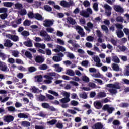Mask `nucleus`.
<instances>
[{
	"mask_svg": "<svg viewBox=\"0 0 129 129\" xmlns=\"http://www.w3.org/2000/svg\"><path fill=\"white\" fill-rule=\"evenodd\" d=\"M11 24L13 28H17L18 27L17 25L22 24V19L21 18H20L16 21H13L12 22Z\"/></svg>",
	"mask_w": 129,
	"mask_h": 129,
	"instance_id": "9d476101",
	"label": "nucleus"
},
{
	"mask_svg": "<svg viewBox=\"0 0 129 129\" xmlns=\"http://www.w3.org/2000/svg\"><path fill=\"white\" fill-rule=\"evenodd\" d=\"M22 125L23 126H30V123L28 121H22Z\"/></svg>",
	"mask_w": 129,
	"mask_h": 129,
	"instance_id": "4d7b16f0",
	"label": "nucleus"
},
{
	"mask_svg": "<svg viewBox=\"0 0 129 129\" xmlns=\"http://www.w3.org/2000/svg\"><path fill=\"white\" fill-rule=\"evenodd\" d=\"M82 79L83 81H84V82H86V83H88V82H89L90 81L89 78H88V77L86 76H83Z\"/></svg>",
	"mask_w": 129,
	"mask_h": 129,
	"instance_id": "e433bc0d",
	"label": "nucleus"
},
{
	"mask_svg": "<svg viewBox=\"0 0 129 129\" xmlns=\"http://www.w3.org/2000/svg\"><path fill=\"white\" fill-rule=\"evenodd\" d=\"M63 57H64V54L60 52L57 54V56H54L52 57V60L54 62H61Z\"/></svg>",
	"mask_w": 129,
	"mask_h": 129,
	"instance_id": "f257e3e1",
	"label": "nucleus"
},
{
	"mask_svg": "<svg viewBox=\"0 0 129 129\" xmlns=\"http://www.w3.org/2000/svg\"><path fill=\"white\" fill-rule=\"evenodd\" d=\"M31 25V21L26 19L23 22V26H29Z\"/></svg>",
	"mask_w": 129,
	"mask_h": 129,
	"instance_id": "7c9ffc66",
	"label": "nucleus"
},
{
	"mask_svg": "<svg viewBox=\"0 0 129 129\" xmlns=\"http://www.w3.org/2000/svg\"><path fill=\"white\" fill-rule=\"evenodd\" d=\"M113 9L117 13H121V14H122V13L124 12V9H123L120 5H114Z\"/></svg>",
	"mask_w": 129,
	"mask_h": 129,
	"instance_id": "423d86ee",
	"label": "nucleus"
},
{
	"mask_svg": "<svg viewBox=\"0 0 129 129\" xmlns=\"http://www.w3.org/2000/svg\"><path fill=\"white\" fill-rule=\"evenodd\" d=\"M116 34L117 35V37L119 38H123L124 37V33H123V31L121 30H117L116 31Z\"/></svg>",
	"mask_w": 129,
	"mask_h": 129,
	"instance_id": "4468645a",
	"label": "nucleus"
},
{
	"mask_svg": "<svg viewBox=\"0 0 129 129\" xmlns=\"http://www.w3.org/2000/svg\"><path fill=\"white\" fill-rule=\"evenodd\" d=\"M48 124H50V125H54V124H56L57 123V120L53 119L51 121L47 122Z\"/></svg>",
	"mask_w": 129,
	"mask_h": 129,
	"instance_id": "c9c22d12",
	"label": "nucleus"
},
{
	"mask_svg": "<svg viewBox=\"0 0 129 129\" xmlns=\"http://www.w3.org/2000/svg\"><path fill=\"white\" fill-rule=\"evenodd\" d=\"M23 44L24 45V46H26V47H33V42L31 40L25 41L23 43Z\"/></svg>",
	"mask_w": 129,
	"mask_h": 129,
	"instance_id": "f3484780",
	"label": "nucleus"
},
{
	"mask_svg": "<svg viewBox=\"0 0 129 129\" xmlns=\"http://www.w3.org/2000/svg\"><path fill=\"white\" fill-rule=\"evenodd\" d=\"M67 21L68 23L70 24V25H72L73 26L76 24V21L72 17H68L67 18Z\"/></svg>",
	"mask_w": 129,
	"mask_h": 129,
	"instance_id": "a211bd4d",
	"label": "nucleus"
},
{
	"mask_svg": "<svg viewBox=\"0 0 129 129\" xmlns=\"http://www.w3.org/2000/svg\"><path fill=\"white\" fill-rule=\"evenodd\" d=\"M38 99L39 101H47V98L46 96L43 95H40L38 96Z\"/></svg>",
	"mask_w": 129,
	"mask_h": 129,
	"instance_id": "412c9836",
	"label": "nucleus"
},
{
	"mask_svg": "<svg viewBox=\"0 0 129 129\" xmlns=\"http://www.w3.org/2000/svg\"><path fill=\"white\" fill-rule=\"evenodd\" d=\"M81 97L82 98H83L84 99H86V98H87V94H86V93L84 92L81 95Z\"/></svg>",
	"mask_w": 129,
	"mask_h": 129,
	"instance_id": "338daca9",
	"label": "nucleus"
},
{
	"mask_svg": "<svg viewBox=\"0 0 129 129\" xmlns=\"http://www.w3.org/2000/svg\"><path fill=\"white\" fill-rule=\"evenodd\" d=\"M71 104L73 105V106H77V105H78V102H77V101L72 100L71 101Z\"/></svg>",
	"mask_w": 129,
	"mask_h": 129,
	"instance_id": "5fc2aeb1",
	"label": "nucleus"
},
{
	"mask_svg": "<svg viewBox=\"0 0 129 129\" xmlns=\"http://www.w3.org/2000/svg\"><path fill=\"white\" fill-rule=\"evenodd\" d=\"M28 18L29 19H35V14L32 12H30L28 13Z\"/></svg>",
	"mask_w": 129,
	"mask_h": 129,
	"instance_id": "58836bf2",
	"label": "nucleus"
},
{
	"mask_svg": "<svg viewBox=\"0 0 129 129\" xmlns=\"http://www.w3.org/2000/svg\"><path fill=\"white\" fill-rule=\"evenodd\" d=\"M108 91L110 93H112V94H115L116 93H117V90L113 88L109 89Z\"/></svg>",
	"mask_w": 129,
	"mask_h": 129,
	"instance_id": "a19ab883",
	"label": "nucleus"
},
{
	"mask_svg": "<svg viewBox=\"0 0 129 129\" xmlns=\"http://www.w3.org/2000/svg\"><path fill=\"white\" fill-rule=\"evenodd\" d=\"M113 88H115V89H120V86H119V83H116L113 84Z\"/></svg>",
	"mask_w": 129,
	"mask_h": 129,
	"instance_id": "8fccbe9b",
	"label": "nucleus"
},
{
	"mask_svg": "<svg viewBox=\"0 0 129 129\" xmlns=\"http://www.w3.org/2000/svg\"><path fill=\"white\" fill-rule=\"evenodd\" d=\"M41 106L43 107V108H45L46 109H48L49 107H50V105L48 103H42L41 104Z\"/></svg>",
	"mask_w": 129,
	"mask_h": 129,
	"instance_id": "2f4dec72",
	"label": "nucleus"
},
{
	"mask_svg": "<svg viewBox=\"0 0 129 129\" xmlns=\"http://www.w3.org/2000/svg\"><path fill=\"white\" fill-rule=\"evenodd\" d=\"M40 70H47L48 69V66L46 64H43L40 66L39 67Z\"/></svg>",
	"mask_w": 129,
	"mask_h": 129,
	"instance_id": "ea45409f",
	"label": "nucleus"
},
{
	"mask_svg": "<svg viewBox=\"0 0 129 129\" xmlns=\"http://www.w3.org/2000/svg\"><path fill=\"white\" fill-rule=\"evenodd\" d=\"M112 61L113 62H114L115 63H120V60L117 57V56H112Z\"/></svg>",
	"mask_w": 129,
	"mask_h": 129,
	"instance_id": "5701e85b",
	"label": "nucleus"
},
{
	"mask_svg": "<svg viewBox=\"0 0 129 129\" xmlns=\"http://www.w3.org/2000/svg\"><path fill=\"white\" fill-rule=\"evenodd\" d=\"M113 125H115V126L120 125V122L118 120H114L113 121Z\"/></svg>",
	"mask_w": 129,
	"mask_h": 129,
	"instance_id": "6e6d98bb",
	"label": "nucleus"
},
{
	"mask_svg": "<svg viewBox=\"0 0 129 129\" xmlns=\"http://www.w3.org/2000/svg\"><path fill=\"white\" fill-rule=\"evenodd\" d=\"M103 110H104L105 111H106L107 110L109 114H111V113H112L114 110V108L110 107L109 105L106 104L104 105L103 107Z\"/></svg>",
	"mask_w": 129,
	"mask_h": 129,
	"instance_id": "7ed1b4c3",
	"label": "nucleus"
},
{
	"mask_svg": "<svg viewBox=\"0 0 129 129\" xmlns=\"http://www.w3.org/2000/svg\"><path fill=\"white\" fill-rule=\"evenodd\" d=\"M93 59L94 60V62H98V61H100V58L98 57V56L94 55L93 57Z\"/></svg>",
	"mask_w": 129,
	"mask_h": 129,
	"instance_id": "bf43d9fd",
	"label": "nucleus"
},
{
	"mask_svg": "<svg viewBox=\"0 0 129 129\" xmlns=\"http://www.w3.org/2000/svg\"><path fill=\"white\" fill-rule=\"evenodd\" d=\"M67 72L68 75H69L70 76H74V75H75V73H74L73 70L71 69L68 70L67 71Z\"/></svg>",
	"mask_w": 129,
	"mask_h": 129,
	"instance_id": "a878e982",
	"label": "nucleus"
},
{
	"mask_svg": "<svg viewBox=\"0 0 129 129\" xmlns=\"http://www.w3.org/2000/svg\"><path fill=\"white\" fill-rule=\"evenodd\" d=\"M88 86L91 87V88H96V85L94 83L90 82L89 83Z\"/></svg>",
	"mask_w": 129,
	"mask_h": 129,
	"instance_id": "864d4df0",
	"label": "nucleus"
},
{
	"mask_svg": "<svg viewBox=\"0 0 129 129\" xmlns=\"http://www.w3.org/2000/svg\"><path fill=\"white\" fill-rule=\"evenodd\" d=\"M14 117L12 115H7L4 116L3 117V120L5 122H8V123H10V122H12V121H14Z\"/></svg>",
	"mask_w": 129,
	"mask_h": 129,
	"instance_id": "20e7f679",
	"label": "nucleus"
},
{
	"mask_svg": "<svg viewBox=\"0 0 129 129\" xmlns=\"http://www.w3.org/2000/svg\"><path fill=\"white\" fill-rule=\"evenodd\" d=\"M93 8L94 11L97 12L98 11V4L96 3H94L93 5Z\"/></svg>",
	"mask_w": 129,
	"mask_h": 129,
	"instance_id": "3c124183",
	"label": "nucleus"
},
{
	"mask_svg": "<svg viewBox=\"0 0 129 129\" xmlns=\"http://www.w3.org/2000/svg\"><path fill=\"white\" fill-rule=\"evenodd\" d=\"M104 8L106 9L105 14L107 17H110L111 16V10L112 8L108 4H105Z\"/></svg>",
	"mask_w": 129,
	"mask_h": 129,
	"instance_id": "f03ea898",
	"label": "nucleus"
},
{
	"mask_svg": "<svg viewBox=\"0 0 129 129\" xmlns=\"http://www.w3.org/2000/svg\"><path fill=\"white\" fill-rule=\"evenodd\" d=\"M94 106L96 109H100L102 107V104L100 101H96L94 102Z\"/></svg>",
	"mask_w": 129,
	"mask_h": 129,
	"instance_id": "9b49d317",
	"label": "nucleus"
},
{
	"mask_svg": "<svg viewBox=\"0 0 129 129\" xmlns=\"http://www.w3.org/2000/svg\"><path fill=\"white\" fill-rule=\"evenodd\" d=\"M93 129H102L103 128V125L101 123L98 122L92 126Z\"/></svg>",
	"mask_w": 129,
	"mask_h": 129,
	"instance_id": "2eb2a0df",
	"label": "nucleus"
},
{
	"mask_svg": "<svg viewBox=\"0 0 129 129\" xmlns=\"http://www.w3.org/2000/svg\"><path fill=\"white\" fill-rule=\"evenodd\" d=\"M106 96V94L104 92H100L98 94V98H103Z\"/></svg>",
	"mask_w": 129,
	"mask_h": 129,
	"instance_id": "c756f323",
	"label": "nucleus"
},
{
	"mask_svg": "<svg viewBox=\"0 0 129 129\" xmlns=\"http://www.w3.org/2000/svg\"><path fill=\"white\" fill-rule=\"evenodd\" d=\"M15 7L17 10H21V9H23V4L17 3L15 5Z\"/></svg>",
	"mask_w": 129,
	"mask_h": 129,
	"instance_id": "f704fd0d",
	"label": "nucleus"
},
{
	"mask_svg": "<svg viewBox=\"0 0 129 129\" xmlns=\"http://www.w3.org/2000/svg\"><path fill=\"white\" fill-rule=\"evenodd\" d=\"M34 19L37 20V21H43L44 20L43 16L39 13L35 14Z\"/></svg>",
	"mask_w": 129,
	"mask_h": 129,
	"instance_id": "dca6fc26",
	"label": "nucleus"
},
{
	"mask_svg": "<svg viewBox=\"0 0 129 129\" xmlns=\"http://www.w3.org/2000/svg\"><path fill=\"white\" fill-rule=\"evenodd\" d=\"M73 2H67L65 0H63L60 2V6L64 7V8H70L71 6H72Z\"/></svg>",
	"mask_w": 129,
	"mask_h": 129,
	"instance_id": "39448f33",
	"label": "nucleus"
},
{
	"mask_svg": "<svg viewBox=\"0 0 129 129\" xmlns=\"http://www.w3.org/2000/svg\"><path fill=\"white\" fill-rule=\"evenodd\" d=\"M123 32L126 36H129V29L127 28H124Z\"/></svg>",
	"mask_w": 129,
	"mask_h": 129,
	"instance_id": "774afa93",
	"label": "nucleus"
},
{
	"mask_svg": "<svg viewBox=\"0 0 129 129\" xmlns=\"http://www.w3.org/2000/svg\"><path fill=\"white\" fill-rule=\"evenodd\" d=\"M43 26L44 27H46V28H49L51 27V26H53L54 23L51 20H49L48 19H46L44 21Z\"/></svg>",
	"mask_w": 129,
	"mask_h": 129,
	"instance_id": "6e6552de",
	"label": "nucleus"
},
{
	"mask_svg": "<svg viewBox=\"0 0 129 129\" xmlns=\"http://www.w3.org/2000/svg\"><path fill=\"white\" fill-rule=\"evenodd\" d=\"M35 79H37L38 82H42V79H43V76L37 75L35 77Z\"/></svg>",
	"mask_w": 129,
	"mask_h": 129,
	"instance_id": "c85d7f7f",
	"label": "nucleus"
},
{
	"mask_svg": "<svg viewBox=\"0 0 129 129\" xmlns=\"http://www.w3.org/2000/svg\"><path fill=\"white\" fill-rule=\"evenodd\" d=\"M57 49H58L59 50V52H60V51L61 52H65V51H66V50L65 49V47H64L63 46H61L60 45H57Z\"/></svg>",
	"mask_w": 129,
	"mask_h": 129,
	"instance_id": "09e8293b",
	"label": "nucleus"
},
{
	"mask_svg": "<svg viewBox=\"0 0 129 129\" xmlns=\"http://www.w3.org/2000/svg\"><path fill=\"white\" fill-rule=\"evenodd\" d=\"M25 55L27 58H28L29 59H32L33 57L32 56V54H31V52L29 51H26L25 53Z\"/></svg>",
	"mask_w": 129,
	"mask_h": 129,
	"instance_id": "72a5a7b5",
	"label": "nucleus"
},
{
	"mask_svg": "<svg viewBox=\"0 0 129 129\" xmlns=\"http://www.w3.org/2000/svg\"><path fill=\"white\" fill-rule=\"evenodd\" d=\"M13 43H11V40L7 39L4 44L5 47H9V48L13 46Z\"/></svg>",
	"mask_w": 129,
	"mask_h": 129,
	"instance_id": "aec40b11",
	"label": "nucleus"
},
{
	"mask_svg": "<svg viewBox=\"0 0 129 129\" xmlns=\"http://www.w3.org/2000/svg\"><path fill=\"white\" fill-rule=\"evenodd\" d=\"M6 37L8 38V39H10V40L13 41V42H18L19 41V37L17 35L7 34Z\"/></svg>",
	"mask_w": 129,
	"mask_h": 129,
	"instance_id": "0eeeda50",
	"label": "nucleus"
},
{
	"mask_svg": "<svg viewBox=\"0 0 129 129\" xmlns=\"http://www.w3.org/2000/svg\"><path fill=\"white\" fill-rule=\"evenodd\" d=\"M7 12H8V8H0V14H2V13H7Z\"/></svg>",
	"mask_w": 129,
	"mask_h": 129,
	"instance_id": "13d9d810",
	"label": "nucleus"
},
{
	"mask_svg": "<svg viewBox=\"0 0 129 129\" xmlns=\"http://www.w3.org/2000/svg\"><path fill=\"white\" fill-rule=\"evenodd\" d=\"M86 40L88 41V42H93V40H94V39L92 36H88L86 38Z\"/></svg>",
	"mask_w": 129,
	"mask_h": 129,
	"instance_id": "052dcab7",
	"label": "nucleus"
},
{
	"mask_svg": "<svg viewBox=\"0 0 129 129\" xmlns=\"http://www.w3.org/2000/svg\"><path fill=\"white\" fill-rule=\"evenodd\" d=\"M101 28L102 30H103V31L105 32V33L106 34H107L108 33V32H109L108 28H107L106 26H105L104 25H101Z\"/></svg>",
	"mask_w": 129,
	"mask_h": 129,
	"instance_id": "473e14b6",
	"label": "nucleus"
},
{
	"mask_svg": "<svg viewBox=\"0 0 129 129\" xmlns=\"http://www.w3.org/2000/svg\"><path fill=\"white\" fill-rule=\"evenodd\" d=\"M112 67L114 71H119L120 70L119 66H118L117 64L113 63Z\"/></svg>",
	"mask_w": 129,
	"mask_h": 129,
	"instance_id": "4be33fe9",
	"label": "nucleus"
},
{
	"mask_svg": "<svg viewBox=\"0 0 129 129\" xmlns=\"http://www.w3.org/2000/svg\"><path fill=\"white\" fill-rule=\"evenodd\" d=\"M43 8L46 12H51L52 11V7L49 5H44Z\"/></svg>",
	"mask_w": 129,
	"mask_h": 129,
	"instance_id": "bb28decb",
	"label": "nucleus"
},
{
	"mask_svg": "<svg viewBox=\"0 0 129 129\" xmlns=\"http://www.w3.org/2000/svg\"><path fill=\"white\" fill-rule=\"evenodd\" d=\"M20 15H21V16H25V15H27V10H26V9H22L20 11Z\"/></svg>",
	"mask_w": 129,
	"mask_h": 129,
	"instance_id": "a18cd8bd",
	"label": "nucleus"
},
{
	"mask_svg": "<svg viewBox=\"0 0 129 129\" xmlns=\"http://www.w3.org/2000/svg\"><path fill=\"white\" fill-rule=\"evenodd\" d=\"M40 34L41 37H46V35L48 34V33L45 30L41 31L40 32Z\"/></svg>",
	"mask_w": 129,
	"mask_h": 129,
	"instance_id": "79ce46f5",
	"label": "nucleus"
},
{
	"mask_svg": "<svg viewBox=\"0 0 129 129\" xmlns=\"http://www.w3.org/2000/svg\"><path fill=\"white\" fill-rule=\"evenodd\" d=\"M80 15L83 17H85V18H89V13H88L87 11H84L83 10L82 11H80Z\"/></svg>",
	"mask_w": 129,
	"mask_h": 129,
	"instance_id": "6ab92c4d",
	"label": "nucleus"
},
{
	"mask_svg": "<svg viewBox=\"0 0 129 129\" xmlns=\"http://www.w3.org/2000/svg\"><path fill=\"white\" fill-rule=\"evenodd\" d=\"M57 43L58 44H60V45H65V42L64 41L62 40V39H57Z\"/></svg>",
	"mask_w": 129,
	"mask_h": 129,
	"instance_id": "e2e57ef3",
	"label": "nucleus"
},
{
	"mask_svg": "<svg viewBox=\"0 0 129 129\" xmlns=\"http://www.w3.org/2000/svg\"><path fill=\"white\" fill-rule=\"evenodd\" d=\"M21 35L24 37H28V36L30 35V33H29V32L25 30L22 32Z\"/></svg>",
	"mask_w": 129,
	"mask_h": 129,
	"instance_id": "de8ad7c7",
	"label": "nucleus"
},
{
	"mask_svg": "<svg viewBox=\"0 0 129 129\" xmlns=\"http://www.w3.org/2000/svg\"><path fill=\"white\" fill-rule=\"evenodd\" d=\"M83 5L85 8H87V7H89V6H90V3H89V1L88 0H86L84 1Z\"/></svg>",
	"mask_w": 129,
	"mask_h": 129,
	"instance_id": "49530a36",
	"label": "nucleus"
},
{
	"mask_svg": "<svg viewBox=\"0 0 129 129\" xmlns=\"http://www.w3.org/2000/svg\"><path fill=\"white\" fill-rule=\"evenodd\" d=\"M117 30H122L123 29V25L120 24H116L115 25Z\"/></svg>",
	"mask_w": 129,
	"mask_h": 129,
	"instance_id": "603ef678",
	"label": "nucleus"
},
{
	"mask_svg": "<svg viewBox=\"0 0 129 129\" xmlns=\"http://www.w3.org/2000/svg\"><path fill=\"white\" fill-rule=\"evenodd\" d=\"M28 71L29 72H35V71H37V69L35 67H30L28 69Z\"/></svg>",
	"mask_w": 129,
	"mask_h": 129,
	"instance_id": "37998d69",
	"label": "nucleus"
},
{
	"mask_svg": "<svg viewBox=\"0 0 129 129\" xmlns=\"http://www.w3.org/2000/svg\"><path fill=\"white\" fill-rule=\"evenodd\" d=\"M3 5L4 7H7V8H11V7H13V3L12 2H4Z\"/></svg>",
	"mask_w": 129,
	"mask_h": 129,
	"instance_id": "393cba45",
	"label": "nucleus"
},
{
	"mask_svg": "<svg viewBox=\"0 0 129 129\" xmlns=\"http://www.w3.org/2000/svg\"><path fill=\"white\" fill-rule=\"evenodd\" d=\"M18 117L20 118H28V116L24 113H19L18 114Z\"/></svg>",
	"mask_w": 129,
	"mask_h": 129,
	"instance_id": "4c0bfd02",
	"label": "nucleus"
},
{
	"mask_svg": "<svg viewBox=\"0 0 129 129\" xmlns=\"http://www.w3.org/2000/svg\"><path fill=\"white\" fill-rule=\"evenodd\" d=\"M123 73L125 76H129V69L124 70Z\"/></svg>",
	"mask_w": 129,
	"mask_h": 129,
	"instance_id": "0e129e2a",
	"label": "nucleus"
},
{
	"mask_svg": "<svg viewBox=\"0 0 129 129\" xmlns=\"http://www.w3.org/2000/svg\"><path fill=\"white\" fill-rule=\"evenodd\" d=\"M35 61L36 63H43L44 61H45V59H44V58L42 57V56L38 55L36 56L35 58Z\"/></svg>",
	"mask_w": 129,
	"mask_h": 129,
	"instance_id": "ddd939ff",
	"label": "nucleus"
},
{
	"mask_svg": "<svg viewBox=\"0 0 129 129\" xmlns=\"http://www.w3.org/2000/svg\"><path fill=\"white\" fill-rule=\"evenodd\" d=\"M56 126L57 128L62 129L63 128V124L61 123H57L56 124Z\"/></svg>",
	"mask_w": 129,
	"mask_h": 129,
	"instance_id": "680f3d73",
	"label": "nucleus"
},
{
	"mask_svg": "<svg viewBox=\"0 0 129 129\" xmlns=\"http://www.w3.org/2000/svg\"><path fill=\"white\" fill-rule=\"evenodd\" d=\"M120 106L123 108H125L126 107H128L129 104L128 103H121L120 104Z\"/></svg>",
	"mask_w": 129,
	"mask_h": 129,
	"instance_id": "c03bdc74",
	"label": "nucleus"
},
{
	"mask_svg": "<svg viewBox=\"0 0 129 129\" xmlns=\"http://www.w3.org/2000/svg\"><path fill=\"white\" fill-rule=\"evenodd\" d=\"M76 30H78V33L81 35V37H84L85 33L83 32V28H81L80 26H76Z\"/></svg>",
	"mask_w": 129,
	"mask_h": 129,
	"instance_id": "1a4fd4ad",
	"label": "nucleus"
},
{
	"mask_svg": "<svg viewBox=\"0 0 129 129\" xmlns=\"http://www.w3.org/2000/svg\"><path fill=\"white\" fill-rule=\"evenodd\" d=\"M59 101L61 103H67L68 102H69V101H70V98H62L61 99H60Z\"/></svg>",
	"mask_w": 129,
	"mask_h": 129,
	"instance_id": "b1692460",
	"label": "nucleus"
},
{
	"mask_svg": "<svg viewBox=\"0 0 129 129\" xmlns=\"http://www.w3.org/2000/svg\"><path fill=\"white\" fill-rule=\"evenodd\" d=\"M46 31L48 33H53L54 32V28L50 27L46 28Z\"/></svg>",
	"mask_w": 129,
	"mask_h": 129,
	"instance_id": "69168bd1",
	"label": "nucleus"
},
{
	"mask_svg": "<svg viewBox=\"0 0 129 129\" xmlns=\"http://www.w3.org/2000/svg\"><path fill=\"white\" fill-rule=\"evenodd\" d=\"M7 69H8V66H7V64H6L5 62L0 61V70L1 71L6 72L7 71Z\"/></svg>",
	"mask_w": 129,
	"mask_h": 129,
	"instance_id": "f8f14e48",
	"label": "nucleus"
},
{
	"mask_svg": "<svg viewBox=\"0 0 129 129\" xmlns=\"http://www.w3.org/2000/svg\"><path fill=\"white\" fill-rule=\"evenodd\" d=\"M7 55L3 52H0V58L3 61H5L7 59Z\"/></svg>",
	"mask_w": 129,
	"mask_h": 129,
	"instance_id": "cd10ccee",
	"label": "nucleus"
}]
</instances>
